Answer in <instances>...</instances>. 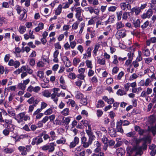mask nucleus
I'll return each instance as SVG.
<instances>
[{
  "instance_id": "a878e982",
  "label": "nucleus",
  "mask_w": 156,
  "mask_h": 156,
  "mask_svg": "<svg viewBox=\"0 0 156 156\" xmlns=\"http://www.w3.org/2000/svg\"><path fill=\"white\" fill-rule=\"evenodd\" d=\"M44 24L42 23H39L37 27H36L34 30L36 32H39L40 30H42L44 28Z\"/></svg>"
},
{
  "instance_id": "412c9836",
  "label": "nucleus",
  "mask_w": 156,
  "mask_h": 156,
  "mask_svg": "<svg viewBox=\"0 0 156 156\" xmlns=\"http://www.w3.org/2000/svg\"><path fill=\"white\" fill-rule=\"evenodd\" d=\"M132 44V42L129 40H128L126 42V44L127 45L130 46L129 47V48H130V49L131 50H133L134 51L136 46H138V44H134L133 45H131Z\"/></svg>"
},
{
  "instance_id": "2f4dec72",
  "label": "nucleus",
  "mask_w": 156,
  "mask_h": 156,
  "mask_svg": "<svg viewBox=\"0 0 156 156\" xmlns=\"http://www.w3.org/2000/svg\"><path fill=\"white\" fill-rule=\"evenodd\" d=\"M75 98L78 99H81L83 98V95L80 91H77L75 94Z\"/></svg>"
},
{
  "instance_id": "49530a36",
  "label": "nucleus",
  "mask_w": 156,
  "mask_h": 156,
  "mask_svg": "<svg viewBox=\"0 0 156 156\" xmlns=\"http://www.w3.org/2000/svg\"><path fill=\"white\" fill-rule=\"evenodd\" d=\"M51 93L48 90H45L42 92L43 95L47 98L51 96Z\"/></svg>"
},
{
  "instance_id": "f03ea898",
  "label": "nucleus",
  "mask_w": 156,
  "mask_h": 156,
  "mask_svg": "<svg viewBox=\"0 0 156 156\" xmlns=\"http://www.w3.org/2000/svg\"><path fill=\"white\" fill-rule=\"evenodd\" d=\"M126 35V30L124 29H122L117 31L115 34V37L117 39L119 40L121 38L125 37Z\"/></svg>"
},
{
  "instance_id": "0e129e2a",
  "label": "nucleus",
  "mask_w": 156,
  "mask_h": 156,
  "mask_svg": "<svg viewBox=\"0 0 156 156\" xmlns=\"http://www.w3.org/2000/svg\"><path fill=\"white\" fill-rule=\"evenodd\" d=\"M69 108H65L61 112V113L64 115H67L69 114Z\"/></svg>"
},
{
  "instance_id": "393cba45",
  "label": "nucleus",
  "mask_w": 156,
  "mask_h": 156,
  "mask_svg": "<svg viewBox=\"0 0 156 156\" xmlns=\"http://www.w3.org/2000/svg\"><path fill=\"white\" fill-rule=\"evenodd\" d=\"M64 59V62L66 66L68 67L70 66L71 65V63L69 59L66 56H65Z\"/></svg>"
},
{
  "instance_id": "f3484780",
  "label": "nucleus",
  "mask_w": 156,
  "mask_h": 156,
  "mask_svg": "<svg viewBox=\"0 0 156 156\" xmlns=\"http://www.w3.org/2000/svg\"><path fill=\"white\" fill-rule=\"evenodd\" d=\"M156 43V37H154L147 40L146 44L147 46H149L151 43Z\"/></svg>"
},
{
  "instance_id": "20e7f679",
  "label": "nucleus",
  "mask_w": 156,
  "mask_h": 156,
  "mask_svg": "<svg viewBox=\"0 0 156 156\" xmlns=\"http://www.w3.org/2000/svg\"><path fill=\"white\" fill-rule=\"evenodd\" d=\"M111 126L109 127L108 129V132L110 135L112 137H115L116 136V131L115 129L113 128L115 126V123L112 122L110 123Z\"/></svg>"
},
{
  "instance_id": "4d7b16f0",
  "label": "nucleus",
  "mask_w": 156,
  "mask_h": 156,
  "mask_svg": "<svg viewBox=\"0 0 156 156\" xmlns=\"http://www.w3.org/2000/svg\"><path fill=\"white\" fill-rule=\"evenodd\" d=\"M116 13L118 20L119 21L120 20H121L122 16V11H121L119 12H117Z\"/></svg>"
},
{
  "instance_id": "c03bdc74",
  "label": "nucleus",
  "mask_w": 156,
  "mask_h": 156,
  "mask_svg": "<svg viewBox=\"0 0 156 156\" xmlns=\"http://www.w3.org/2000/svg\"><path fill=\"white\" fill-rule=\"evenodd\" d=\"M7 112L9 115L10 116H15V112L12 109H10L8 108Z\"/></svg>"
},
{
  "instance_id": "8fccbe9b",
  "label": "nucleus",
  "mask_w": 156,
  "mask_h": 156,
  "mask_svg": "<svg viewBox=\"0 0 156 156\" xmlns=\"http://www.w3.org/2000/svg\"><path fill=\"white\" fill-rule=\"evenodd\" d=\"M140 21L139 19H137L133 22V25L136 28L140 27Z\"/></svg>"
},
{
  "instance_id": "79ce46f5",
  "label": "nucleus",
  "mask_w": 156,
  "mask_h": 156,
  "mask_svg": "<svg viewBox=\"0 0 156 156\" xmlns=\"http://www.w3.org/2000/svg\"><path fill=\"white\" fill-rule=\"evenodd\" d=\"M75 12H76L75 15H81V13L82 12V9L81 7H76V8L75 9Z\"/></svg>"
},
{
  "instance_id": "c9c22d12",
  "label": "nucleus",
  "mask_w": 156,
  "mask_h": 156,
  "mask_svg": "<svg viewBox=\"0 0 156 156\" xmlns=\"http://www.w3.org/2000/svg\"><path fill=\"white\" fill-rule=\"evenodd\" d=\"M85 63L87 68H89V69L92 68L93 64L91 61L87 60L85 61Z\"/></svg>"
},
{
  "instance_id": "39448f33",
  "label": "nucleus",
  "mask_w": 156,
  "mask_h": 156,
  "mask_svg": "<svg viewBox=\"0 0 156 156\" xmlns=\"http://www.w3.org/2000/svg\"><path fill=\"white\" fill-rule=\"evenodd\" d=\"M59 90L60 89L58 88H54L53 89V93L52 94H51V99L53 100L54 101L56 104L58 100V97H56V94H57V91H59Z\"/></svg>"
},
{
  "instance_id": "a211bd4d",
  "label": "nucleus",
  "mask_w": 156,
  "mask_h": 156,
  "mask_svg": "<svg viewBox=\"0 0 156 156\" xmlns=\"http://www.w3.org/2000/svg\"><path fill=\"white\" fill-rule=\"evenodd\" d=\"M115 20V16L114 15H112L109 16L108 20L104 22L105 23V25H107L108 23H111L113 22Z\"/></svg>"
},
{
  "instance_id": "ddd939ff",
  "label": "nucleus",
  "mask_w": 156,
  "mask_h": 156,
  "mask_svg": "<svg viewBox=\"0 0 156 156\" xmlns=\"http://www.w3.org/2000/svg\"><path fill=\"white\" fill-rule=\"evenodd\" d=\"M24 38L26 40H28L30 38L32 39H34V35L33 34V31L30 30L28 34H26L23 35Z\"/></svg>"
},
{
  "instance_id": "58836bf2",
  "label": "nucleus",
  "mask_w": 156,
  "mask_h": 156,
  "mask_svg": "<svg viewBox=\"0 0 156 156\" xmlns=\"http://www.w3.org/2000/svg\"><path fill=\"white\" fill-rule=\"evenodd\" d=\"M25 66H23L20 69H18L15 71L14 73L16 74H18L20 73H22L23 71H25Z\"/></svg>"
},
{
  "instance_id": "774afa93",
  "label": "nucleus",
  "mask_w": 156,
  "mask_h": 156,
  "mask_svg": "<svg viewBox=\"0 0 156 156\" xmlns=\"http://www.w3.org/2000/svg\"><path fill=\"white\" fill-rule=\"evenodd\" d=\"M150 130L154 135H155L156 133V125L151 127Z\"/></svg>"
},
{
  "instance_id": "6e6d98bb",
  "label": "nucleus",
  "mask_w": 156,
  "mask_h": 156,
  "mask_svg": "<svg viewBox=\"0 0 156 156\" xmlns=\"http://www.w3.org/2000/svg\"><path fill=\"white\" fill-rule=\"evenodd\" d=\"M80 61V60L79 58H75L73 59V64L74 66H76Z\"/></svg>"
},
{
  "instance_id": "a18cd8bd",
  "label": "nucleus",
  "mask_w": 156,
  "mask_h": 156,
  "mask_svg": "<svg viewBox=\"0 0 156 156\" xmlns=\"http://www.w3.org/2000/svg\"><path fill=\"white\" fill-rule=\"evenodd\" d=\"M21 52V50L20 48L18 47H16L15 48V51H13V53L16 55V56L19 57L20 56L19 55H17V54H19Z\"/></svg>"
},
{
  "instance_id": "bf43d9fd",
  "label": "nucleus",
  "mask_w": 156,
  "mask_h": 156,
  "mask_svg": "<svg viewBox=\"0 0 156 156\" xmlns=\"http://www.w3.org/2000/svg\"><path fill=\"white\" fill-rule=\"evenodd\" d=\"M90 81L93 84L97 83L98 82V80L97 77L95 76H94L92 77L90 79Z\"/></svg>"
},
{
  "instance_id": "e433bc0d",
  "label": "nucleus",
  "mask_w": 156,
  "mask_h": 156,
  "mask_svg": "<svg viewBox=\"0 0 156 156\" xmlns=\"http://www.w3.org/2000/svg\"><path fill=\"white\" fill-rule=\"evenodd\" d=\"M105 105L104 102L101 100H99L96 105V107L97 108H100L103 107Z\"/></svg>"
},
{
  "instance_id": "4be33fe9",
  "label": "nucleus",
  "mask_w": 156,
  "mask_h": 156,
  "mask_svg": "<svg viewBox=\"0 0 156 156\" xmlns=\"http://www.w3.org/2000/svg\"><path fill=\"white\" fill-rule=\"evenodd\" d=\"M59 52L58 50H56L53 53V61L56 63L58 62V56L59 54Z\"/></svg>"
},
{
  "instance_id": "1a4fd4ad",
  "label": "nucleus",
  "mask_w": 156,
  "mask_h": 156,
  "mask_svg": "<svg viewBox=\"0 0 156 156\" xmlns=\"http://www.w3.org/2000/svg\"><path fill=\"white\" fill-rule=\"evenodd\" d=\"M43 141V140L42 138L39 136H37L33 138L31 144L33 145L35 144L37 145L41 143Z\"/></svg>"
},
{
  "instance_id": "6ab92c4d",
  "label": "nucleus",
  "mask_w": 156,
  "mask_h": 156,
  "mask_svg": "<svg viewBox=\"0 0 156 156\" xmlns=\"http://www.w3.org/2000/svg\"><path fill=\"white\" fill-rule=\"evenodd\" d=\"M116 129L117 132H120L122 133H123L124 131L122 128V124L119 122H118L116 123Z\"/></svg>"
},
{
  "instance_id": "13d9d810",
  "label": "nucleus",
  "mask_w": 156,
  "mask_h": 156,
  "mask_svg": "<svg viewBox=\"0 0 156 156\" xmlns=\"http://www.w3.org/2000/svg\"><path fill=\"white\" fill-rule=\"evenodd\" d=\"M69 104L72 107H75V108L77 109L78 108V106L76 104L74 101L70 99L69 100Z\"/></svg>"
},
{
  "instance_id": "37998d69",
  "label": "nucleus",
  "mask_w": 156,
  "mask_h": 156,
  "mask_svg": "<svg viewBox=\"0 0 156 156\" xmlns=\"http://www.w3.org/2000/svg\"><path fill=\"white\" fill-rule=\"evenodd\" d=\"M26 27L24 26H20L19 28V31L21 34L24 33L26 30Z\"/></svg>"
},
{
  "instance_id": "b1692460",
  "label": "nucleus",
  "mask_w": 156,
  "mask_h": 156,
  "mask_svg": "<svg viewBox=\"0 0 156 156\" xmlns=\"http://www.w3.org/2000/svg\"><path fill=\"white\" fill-rule=\"evenodd\" d=\"M97 62L98 64L103 65L105 64V60L104 58L101 59L98 57H97Z\"/></svg>"
},
{
  "instance_id": "9b49d317",
  "label": "nucleus",
  "mask_w": 156,
  "mask_h": 156,
  "mask_svg": "<svg viewBox=\"0 0 156 156\" xmlns=\"http://www.w3.org/2000/svg\"><path fill=\"white\" fill-rule=\"evenodd\" d=\"M41 87L38 86L34 87L31 85L30 86L27 88V91L30 92L34 91L35 93H38L40 90Z\"/></svg>"
},
{
  "instance_id": "a19ab883",
  "label": "nucleus",
  "mask_w": 156,
  "mask_h": 156,
  "mask_svg": "<svg viewBox=\"0 0 156 156\" xmlns=\"http://www.w3.org/2000/svg\"><path fill=\"white\" fill-rule=\"evenodd\" d=\"M136 133L134 131L130 132L126 134V135L128 137H133V138L135 140V141L137 140V139L136 137H134Z\"/></svg>"
},
{
  "instance_id": "aec40b11",
  "label": "nucleus",
  "mask_w": 156,
  "mask_h": 156,
  "mask_svg": "<svg viewBox=\"0 0 156 156\" xmlns=\"http://www.w3.org/2000/svg\"><path fill=\"white\" fill-rule=\"evenodd\" d=\"M130 12H124L122 15V18L123 20H126L129 19L131 16Z\"/></svg>"
},
{
  "instance_id": "5701e85b",
  "label": "nucleus",
  "mask_w": 156,
  "mask_h": 156,
  "mask_svg": "<svg viewBox=\"0 0 156 156\" xmlns=\"http://www.w3.org/2000/svg\"><path fill=\"white\" fill-rule=\"evenodd\" d=\"M15 150L13 148L9 147L5 148L4 150V152L6 154H11Z\"/></svg>"
},
{
  "instance_id": "ea45409f",
  "label": "nucleus",
  "mask_w": 156,
  "mask_h": 156,
  "mask_svg": "<svg viewBox=\"0 0 156 156\" xmlns=\"http://www.w3.org/2000/svg\"><path fill=\"white\" fill-rule=\"evenodd\" d=\"M53 108L51 107L46 110L44 112V114L46 115H50L53 113Z\"/></svg>"
},
{
  "instance_id": "9d476101",
  "label": "nucleus",
  "mask_w": 156,
  "mask_h": 156,
  "mask_svg": "<svg viewBox=\"0 0 156 156\" xmlns=\"http://www.w3.org/2000/svg\"><path fill=\"white\" fill-rule=\"evenodd\" d=\"M79 143V139L76 136H75L72 141L70 143L69 147L70 148L74 147Z\"/></svg>"
},
{
  "instance_id": "cd10ccee",
  "label": "nucleus",
  "mask_w": 156,
  "mask_h": 156,
  "mask_svg": "<svg viewBox=\"0 0 156 156\" xmlns=\"http://www.w3.org/2000/svg\"><path fill=\"white\" fill-rule=\"evenodd\" d=\"M18 149L20 152H21V154L23 155H25L27 154V151L26 150L25 147L23 146H20Z\"/></svg>"
},
{
  "instance_id": "5fc2aeb1",
  "label": "nucleus",
  "mask_w": 156,
  "mask_h": 156,
  "mask_svg": "<svg viewBox=\"0 0 156 156\" xmlns=\"http://www.w3.org/2000/svg\"><path fill=\"white\" fill-rule=\"evenodd\" d=\"M85 26V23H84L82 22L81 23L80 25V29L79 32V34H81L83 32V30L84 29V27Z\"/></svg>"
},
{
  "instance_id": "de8ad7c7",
  "label": "nucleus",
  "mask_w": 156,
  "mask_h": 156,
  "mask_svg": "<svg viewBox=\"0 0 156 156\" xmlns=\"http://www.w3.org/2000/svg\"><path fill=\"white\" fill-rule=\"evenodd\" d=\"M143 54L146 56H149L150 54L149 50L146 48H144L143 51Z\"/></svg>"
},
{
  "instance_id": "338daca9",
  "label": "nucleus",
  "mask_w": 156,
  "mask_h": 156,
  "mask_svg": "<svg viewBox=\"0 0 156 156\" xmlns=\"http://www.w3.org/2000/svg\"><path fill=\"white\" fill-rule=\"evenodd\" d=\"M134 55V51H129L127 54V56L129 58V59L132 60L133 57Z\"/></svg>"
},
{
  "instance_id": "72a5a7b5",
  "label": "nucleus",
  "mask_w": 156,
  "mask_h": 156,
  "mask_svg": "<svg viewBox=\"0 0 156 156\" xmlns=\"http://www.w3.org/2000/svg\"><path fill=\"white\" fill-rule=\"evenodd\" d=\"M62 8V5L61 4L59 5L58 6L55 11V13L56 15H58L60 14L61 12Z\"/></svg>"
},
{
  "instance_id": "4468645a",
  "label": "nucleus",
  "mask_w": 156,
  "mask_h": 156,
  "mask_svg": "<svg viewBox=\"0 0 156 156\" xmlns=\"http://www.w3.org/2000/svg\"><path fill=\"white\" fill-rule=\"evenodd\" d=\"M149 148L151 151L150 152V155L151 156H154L156 154V145L152 144L150 145Z\"/></svg>"
},
{
  "instance_id": "f8f14e48",
  "label": "nucleus",
  "mask_w": 156,
  "mask_h": 156,
  "mask_svg": "<svg viewBox=\"0 0 156 156\" xmlns=\"http://www.w3.org/2000/svg\"><path fill=\"white\" fill-rule=\"evenodd\" d=\"M94 145L96 148L95 149L94 151L95 153L99 152L101 150V144L98 141H95L94 143Z\"/></svg>"
},
{
  "instance_id": "680f3d73",
  "label": "nucleus",
  "mask_w": 156,
  "mask_h": 156,
  "mask_svg": "<svg viewBox=\"0 0 156 156\" xmlns=\"http://www.w3.org/2000/svg\"><path fill=\"white\" fill-rule=\"evenodd\" d=\"M68 76L71 79L74 80L76 78L77 76L74 73H69Z\"/></svg>"
},
{
  "instance_id": "473e14b6",
  "label": "nucleus",
  "mask_w": 156,
  "mask_h": 156,
  "mask_svg": "<svg viewBox=\"0 0 156 156\" xmlns=\"http://www.w3.org/2000/svg\"><path fill=\"white\" fill-rule=\"evenodd\" d=\"M127 93L126 90L121 89H119L116 92V94L117 95L121 96L125 95Z\"/></svg>"
},
{
  "instance_id": "4c0bfd02",
  "label": "nucleus",
  "mask_w": 156,
  "mask_h": 156,
  "mask_svg": "<svg viewBox=\"0 0 156 156\" xmlns=\"http://www.w3.org/2000/svg\"><path fill=\"white\" fill-rule=\"evenodd\" d=\"M116 29L119 30L124 26V25L122 23L121 21L117 22L116 24Z\"/></svg>"
},
{
  "instance_id": "bb28decb",
  "label": "nucleus",
  "mask_w": 156,
  "mask_h": 156,
  "mask_svg": "<svg viewBox=\"0 0 156 156\" xmlns=\"http://www.w3.org/2000/svg\"><path fill=\"white\" fill-rule=\"evenodd\" d=\"M100 47V45L98 44H96L94 46V49L93 51V56L95 57L97 56V52Z\"/></svg>"
},
{
  "instance_id": "3c124183",
  "label": "nucleus",
  "mask_w": 156,
  "mask_h": 156,
  "mask_svg": "<svg viewBox=\"0 0 156 156\" xmlns=\"http://www.w3.org/2000/svg\"><path fill=\"white\" fill-rule=\"evenodd\" d=\"M79 23H80L78 21L75 22L72 26V29L74 30H76L78 27Z\"/></svg>"
},
{
  "instance_id": "2eb2a0df",
  "label": "nucleus",
  "mask_w": 156,
  "mask_h": 156,
  "mask_svg": "<svg viewBox=\"0 0 156 156\" xmlns=\"http://www.w3.org/2000/svg\"><path fill=\"white\" fill-rule=\"evenodd\" d=\"M88 133H86L88 137V140L92 143L93 141L95 140L96 137L94 134V133L92 132H87Z\"/></svg>"
},
{
  "instance_id": "f257e3e1",
  "label": "nucleus",
  "mask_w": 156,
  "mask_h": 156,
  "mask_svg": "<svg viewBox=\"0 0 156 156\" xmlns=\"http://www.w3.org/2000/svg\"><path fill=\"white\" fill-rule=\"evenodd\" d=\"M130 149V152H131L133 151H136V154L134 156H136V155H138L140 156L143 153V152L142 150V147L137 145L134 146L132 149L129 147H128L127 148V150H129Z\"/></svg>"
},
{
  "instance_id": "69168bd1",
  "label": "nucleus",
  "mask_w": 156,
  "mask_h": 156,
  "mask_svg": "<svg viewBox=\"0 0 156 156\" xmlns=\"http://www.w3.org/2000/svg\"><path fill=\"white\" fill-rule=\"evenodd\" d=\"M119 69V68L117 66L114 67L112 70V74L114 75L116 74L118 72Z\"/></svg>"
},
{
  "instance_id": "052dcab7",
  "label": "nucleus",
  "mask_w": 156,
  "mask_h": 156,
  "mask_svg": "<svg viewBox=\"0 0 156 156\" xmlns=\"http://www.w3.org/2000/svg\"><path fill=\"white\" fill-rule=\"evenodd\" d=\"M149 22L148 20L146 21L141 26V28L143 30L145 29L149 25Z\"/></svg>"
},
{
  "instance_id": "e2e57ef3",
  "label": "nucleus",
  "mask_w": 156,
  "mask_h": 156,
  "mask_svg": "<svg viewBox=\"0 0 156 156\" xmlns=\"http://www.w3.org/2000/svg\"><path fill=\"white\" fill-rule=\"evenodd\" d=\"M25 71L27 73H28L29 74H32L33 73V70L31 69L30 68V67L27 66V67L25 66Z\"/></svg>"
},
{
  "instance_id": "0eeeda50",
  "label": "nucleus",
  "mask_w": 156,
  "mask_h": 156,
  "mask_svg": "<svg viewBox=\"0 0 156 156\" xmlns=\"http://www.w3.org/2000/svg\"><path fill=\"white\" fill-rule=\"evenodd\" d=\"M24 117V112H21L15 116L13 118L17 121L18 123H21L23 122Z\"/></svg>"
},
{
  "instance_id": "7c9ffc66",
  "label": "nucleus",
  "mask_w": 156,
  "mask_h": 156,
  "mask_svg": "<svg viewBox=\"0 0 156 156\" xmlns=\"http://www.w3.org/2000/svg\"><path fill=\"white\" fill-rule=\"evenodd\" d=\"M124 150L121 148H119L117 150L116 153L118 156H122L124 154Z\"/></svg>"
},
{
  "instance_id": "09e8293b",
  "label": "nucleus",
  "mask_w": 156,
  "mask_h": 156,
  "mask_svg": "<svg viewBox=\"0 0 156 156\" xmlns=\"http://www.w3.org/2000/svg\"><path fill=\"white\" fill-rule=\"evenodd\" d=\"M49 134H50V139L51 140H54L56 137V134L55 132L54 131H51Z\"/></svg>"
},
{
  "instance_id": "dca6fc26",
  "label": "nucleus",
  "mask_w": 156,
  "mask_h": 156,
  "mask_svg": "<svg viewBox=\"0 0 156 156\" xmlns=\"http://www.w3.org/2000/svg\"><path fill=\"white\" fill-rule=\"evenodd\" d=\"M141 11L139 7L136 6L133 8L131 9L130 12L131 14L132 15L134 13H135V15L136 16L138 15L140 12Z\"/></svg>"
},
{
  "instance_id": "6e6552de",
  "label": "nucleus",
  "mask_w": 156,
  "mask_h": 156,
  "mask_svg": "<svg viewBox=\"0 0 156 156\" xmlns=\"http://www.w3.org/2000/svg\"><path fill=\"white\" fill-rule=\"evenodd\" d=\"M8 65L10 66H14L15 68L18 67L20 65V62L17 60L14 61L13 59H11L8 62Z\"/></svg>"
},
{
  "instance_id": "423d86ee",
  "label": "nucleus",
  "mask_w": 156,
  "mask_h": 156,
  "mask_svg": "<svg viewBox=\"0 0 156 156\" xmlns=\"http://www.w3.org/2000/svg\"><path fill=\"white\" fill-rule=\"evenodd\" d=\"M84 9L85 11H89L91 14L94 13L96 15H98L100 12L99 10L98 9H94L92 6L85 7Z\"/></svg>"
},
{
  "instance_id": "7ed1b4c3",
  "label": "nucleus",
  "mask_w": 156,
  "mask_h": 156,
  "mask_svg": "<svg viewBox=\"0 0 156 156\" xmlns=\"http://www.w3.org/2000/svg\"><path fill=\"white\" fill-rule=\"evenodd\" d=\"M81 144L82 147L84 148H87L92 144L91 142L87 139L85 136H82L81 138Z\"/></svg>"
},
{
  "instance_id": "864d4df0",
  "label": "nucleus",
  "mask_w": 156,
  "mask_h": 156,
  "mask_svg": "<svg viewBox=\"0 0 156 156\" xmlns=\"http://www.w3.org/2000/svg\"><path fill=\"white\" fill-rule=\"evenodd\" d=\"M117 7L114 6H111L108 8V9L109 12H114L117 9Z\"/></svg>"
},
{
  "instance_id": "c756f323",
  "label": "nucleus",
  "mask_w": 156,
  "mask_h": 156,
  "mask_svg": "<svg viewBox=\"0 0 156 156\" xmlns=\"http://www.w3.org/2000/svg\"><path fill=\"white\" fill-rule=\"evenodd\" d=\"M25 11H26L25 9H24ZM24 12L23 13L21 14L19 17V20H20L24 21L26 20L27 18V14L26 13V12L24 11V10H23Z\"/></svg>"
},
{
  "instance_id": "603ef678",
  "label": "nucleus",
  "mask_w": 156,
  "mask_h": 156,
  "mask_svg": "<svg viewBox=\"0 0 156 156\" xmlns=\"http://www.w3.org/2000/svg\"><path fill=\"white\" fill-rule=\"evenodd\" d=\"M119 122L123 126H128L130 124V122L126 120H120Z\"/></svg>"
},
{
  "instance_id": "f704fd0d",
  "label": "nucleus",
  "mask_w": 156,
  "mask_h": 156,
  "mask_svg": "<svg viewBox=\"0 0 156 156\" xmlns=\"http://www.w3.org/2000/svg\"><path fill=\"white\" fill-rule=\"evenodd\" d=\"M66 141V139L65 138L62 137L59 140H56V143L58 144H64Z\"/></svg>"
},
{
  "instance_id": "c85d7f7f",
  "label": "nucleus",
  "mask_w": 156,
  "mask_h": 156,
  "mask_svg": "<svg viewBox=\"0 0 156 156\" xmlns=\"http://www.w3.org/2000/svg\"><path fill=\"white\" fill-rule=\"evenodd\" d=\"M56 144L54 142L50 143L49 145V146L50 147L49 148V152H52L53 151L55 150V147L56 146Z\"/></svg>"
}]
</instances>
